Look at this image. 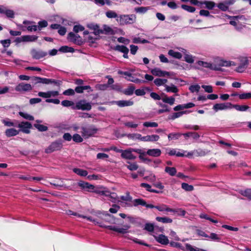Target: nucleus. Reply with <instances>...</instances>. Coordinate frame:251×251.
I'll use <instances>...</instances> for the list:
<instances>
[{
	"mask_svg": "<svg viewBox=\"0 0 251 251\" xmlns=\"http://www.w3.org/2000/svg\"><path fill=\"white\" fill-rule=\"evenodd\" d=\"M242 195L251 200V189L246 190L242 193Z\"/></svg>",
	"mask_w": 251,
	"mask_h": 251,
	"instance_id": "obj_64",
	"label": "nucleus"
},
{
	"mask_svg": "<svg viewBox=\"0 0 251 251\" xmlns=\"http://www.w3.org/2000/svg\"><path fill=\"white\" fill-rule=\"evenodd\" d=\"M126 78L127 79V80L128 81H131V82H134V83H143V82H145V80H141V79H139L138 78H135L132 75L131 76V77H130V78L126 77Z\"/></svg>",
	"mask_w": 251,
	"mask_h": 251,
	"instance_id": "obj_51",
	"label": "nucleus"
},
{
	"mask_svg": "<svg viewBox=\"0 0 251 251\" xmlns=\"http://www.w3.org/2000/svg\"><path fill=\"white\" fill-rule=\"evenodd\" d=\"M83 138L82 135L75 133L73 136V140L75 143H81L83 141Z\"/></svg>",
	"mask_w": 251,
	"mask_h": 251,
	"instance_id": "obj_38",
	"label": "nucleus"
},
{
	"mask_svg": "<svg viewBox=\"0 0 251 251\" xmlns=\"http://www.w3.org/2000/svg\"><path fill=\"white\" fill-rule=\"evenodd\" d=\"M31 55L33 58L35 59H39L46 56L47 55V53L42 50H33L31 51Z\"/></svg>",
	"mask_w": 251,
	"mask_h": 251,
	"instance_id": "obj_12",
	"label": "nucleus"
},
{
	"mask_svg": "<svg viewBox=\"0 0 251 251\" xmlns=\"http://www.w3.org/2000/svg\"><path fill=\"white\" fill-rule=\"evenodd\" d=\"M159 136L157 135H151L143 136L142 141L144 142H153L157 141L159 140Z\"/></svg>",
	"mask_w": 251,
	"mask_h": 251,
	"instance_id": "obj_19",
	"label": "nucleus"
},
{
	"mask_svg": "<svg viewBox=\"0 0 251 251\" xmlns=\"http://www.w3.org/2000/svg\"><path fill=\"white\" fill-rule=\"evenodd\" d=\"M161 151L159 149H149L146 152V154L152 157H158L161 155Z\"/></svg>",
	"mask_w": 251,
	"mask_h": 251,
	"instance_id": "obj_14",
	"label": "nucleus"
},
{
	"mask_svg": "<svg viewBox=\"0 0 251 251\" xmlns=\"http://www.w3.org/2000/svg\"><path fill=\"white\" fill-rule=\"evenodd\" d=\"M92 106L89 102H86L84 100H80L76 103L75 108L77 109H81L82 110H90Z\"/></svg>",
	"mask_w": 251,
	"mask_h": 251,
	"instance_id": "obj_8",
	"label": "nucleus"
},
{
	"mask_svg": "<svg viewBox=\"0 0 251 251\" xmlns=\"http://www.w3.org/2000/svg\"><path fill=\"white\" fill-rule=\"evenodd\" d=\"M234 108L236 110L239 111H245L249 108V106L247 105H240L238 104H232L231 103V108Z\"/></svg>",
	"mask_w": 251,
	"mask_h": 251,
	"instance_id": "obj_22",
	"label": "nucleus"
},
{
	"mask_svg": "<svg viewBox=\"0 0 251 251\" xmlns=\"http://www.w3.org/2000/svg\"><path fill=\"white\" fill-rule=\"evenodd\" d=\"M165 171L171 176H175L176 173V170L174 167H167L165 168Z\"/></svg>",
	"mask_w": 251,
	"mask_h": 251,
	"instance_id": "obj_36",
	"label": "nucleus"
},
{
	"mask_svg": "<svg viewBox=\"0 0 251 251\" xmlns=\"http://www.w3.org/2000/svg\"><path fill=\"white\" fill-rule=\"evenodd\" d=\"M218 7L219 9L224 11H226L228 8V7L224 1L219 3Z\"/></svg>",
	"mask_w": 251,
	"mask_h": 251,
	"instance_id": "obj_63",
	"label": "nucleus"
},
{
	"mask_svg": "<svg viewBox=\"0 0 251 251\" xmlns=\"http://www.w3.org/2000/svg\"><path fill=\"white\" fill-rule=\"evenodd\" d=\"M32 89V86L28 83L22 82L17 85L15 87V90L18 92H28Z\"/></svg>",
	"mask_w": 251,
	"mask_h": 251,
	"instance_id": "obj_6",
	"label": "nucleus"
},
{
	"mask_svg": "<svg viewBox=\"0 0 251 251\" xmlns=\"http://www.w3.org/2000/svg\"><path fill=\"white\" fill-rule=\"evenodd\" d=\"M68 39L77 45H81L82 43L81 39L77 34H75L73 32H70L68 34Z\"/></svg>",
	"mask_w": 251,
	"mask_h": 251,
	"instance_id": "obj_11",
	"label": "nucleus"
},
{
	"mask_svg": "<svg viewBox=\"0 0 251 251\" xmlns=\"http://www.w3.org/2000/svg\"><path fill=\"white\" fill-rule=\"evenodd\" d=\"M231 103L230 102L223 103H216L213 107V110L215 112L219 110H226L227 109H231Z\"/></svg>",
	"mask_w": 251,
	"mask_h": 251,
	"instance_id": "obj_10",
	"label": "nucleus"
},
{
	"mask_svg": "<svg viewBox=\"0 0 251 251\" xmlns=\"http://www.w3.org/2000/svg\"><path fill=\"white\" fill-rule=\"evenodd\" d=\"M62 147V144L60 141H55L52 143L50 146L46 149L45 152L50 153L56 151L60 150Z\"/></svg>",
	"mask_w": 251,
	"mask_h": 251,
	"instance_id": "obj_5",
	"label": "nucleus"
},
{
	"mask_svg": "<svg viewBox=\"0 0 251 251\" xmlns=\"http://www.w3.org/2000/svg\"><path fill=\"white\" fill-rule=\"evenodd\" d=\"M87 26L90 29L94 30L95 35H97L103 33L101 29H99V26L97 24H90L87 25Z\"/></svg>",
	"mask_w": 251,
	"mask_h": 251,
	"instance_id": "obj_17",
	"label": "nucleus"
},
{
	"mask_svg": "<svg viewBox=\"0 0 251 251\" xmlns=\"http://www.w3.org/2000/svg\"><path fill=\"white\" fill-rule=\"evenodd\" d=\"M165 90L167 92H173L176 93L178 91V89L174 84H172L171 86L165 85Z\"/></svg>",
	"mask_w": 251,
	"mask_h": 251,
	"instance_id": "obj_27",
	"label": "nucleus"
},
{
	"mask_svg": "<svg viewBox=\"0 0 251 251\" xmlns=\"http://www.w3.org/2000/svg\"><path fill=\"white\" fill-rule=\"evenodd\" d=\"M51 185L58 187L59 190H63L62 188H68V187L63 183V180L59 179L58 180H55L53 182L50 183Z\"/></svg>",
	"mask_w": 251,
	"mask_h": 251,
	"instance_id": "obj_15",
	"label": "nucleus"
},
{
	"mask_svg": "<svg viewBox=\"0 0 251 251\" xmlns=\"http://www.w3.org/2000/svg\"><path fill=\"white\" fill-rule=\"evenodd\" d=\"M48 26V22L45 20L39 21L38 22V28L40 30L43 27H45Z\"/></svg>",
	"mask_w": 251,
	"mask_h": 251,
	"instance_id": "obj_58",
	"label": "nucleus"
},
{
	"mask_svg": "<svg viewBox=\"0 0 251 251\" xmlns=\"http://www.w3.org/2000/svg\"><path fill=\"white\" fill-rule=\"evenodd\" d=\"M73 171L77 175L81 176H85L88 175V172L86 170L81 169L75 168L73 169Z\"/></svg>",
	"mask_w": 251,
	"mask_h": 251,
	"instance_id": "obj_28",
	"label": "nucleus"
},
{
	"mask_svg": "<svg viewBox=\"0 0 251 251\" xmlns=\"http://www.w3.org/2000/svg\"><path fill=\"white\" fill-rule=\"evenodd\" d=\"M162 101L165 102L171 105H172L174 104L175 99L172 97H168L167 96H165L163 98H162Z\"/></svg>",
	"mask_w": 251,
	"mask_h": 251,
	"instance_id": "obj_26",
	"label": "nucleus"
},
{
	"mask_svg": "<svg viewBox=\"0 0 251 251\" xmlns=\"http://www.w3.org/2000/svg\"><path fill=\"white\" fill-rule=\"evenodd\" d=\"M38 36L36 35H25L23 36V41L24 42H33L36 41Z\"/></svg>",
	"mask_w": 251,
	"mask_h": 251,
	"instance_id": "obj_25",
	"label": "nucleus"
},
{
	"mask_svg": "<svg viewBox=\"0 0 251 251\" xmlns=\"http://www.w3.org/2000/svg\"><path fill=\"white\" fill-rule=\"evenodd\" d=\"M155 208L161 212H171V211H173L172 208L168 207L167 205L164 204H161L160 205L155 206Z\"/></svg>",
	"mask_w": 251,
	"mask_h": 251,
	"instance_id": "obj_24",
	"label": "nucleus"
},
{
	"mask_svg": "<svg viewBox=\"0 0 251 251\" xmlns=\"http://www.w3.org/2000/svg\"><path fill=\"white\" fill-rule=\"evenodd\" d=\"M167 82V79L162 78H156L154 80V84L157 86H161L165 84Z\"/></svg>",
	"mask_w": 251,
	"mask_h": 251,
	"instance_id": "obj_48",
	"label": "nucleus"
},
{
	"mask_svg": "<svg viewBox=\"0 0 251 251\" xmlns=\"http://www.w3.org/2000/svg\"><path fill=\"white\" fill-rule=\"evenodd\" d=\"M200 86L198 84L191 85L189 87L190 91L194 93L195 92H198L200 90Z\"/></svg>",
	"mask_w": 251,
	"mask_h": 251,
	"instance_id": "obj_60",
	"label": "nucleus"
},
{
	"mask_svg": "<svg viewBox=\"0 0 251 251\" xmlns=\"http://www.w3.org/2000/svg\"><path fill=\"white\" fill-rule=\"evenodd\" d=\"M197 64L199 67H202L205 68L210 69L212 70L218 71L220 70V66L223 67H229L231 66H235V63L230 61H226L223 60H220L218 63L219 66L217 67L215 65H213L210 62H204L202 61H199L197 63Z\"/></svg>",
	"mask_w": 251,
	"mask_h": 251,
	"instance_id": "obj_1",
	"label": "nucleus"
},
{
	"mask_svg": "<svg viewBox=\"0 0 251 251\" xmlns=\"http://www.w3.org/2000/svg\"><path fill=\"white\" fill-rule=\"evenodd\" d=\"M4 14L7 18H13L15 16V12L13 10L6 8Z\"/></svg>",
	"mask_w": 251,
	"mask_h": 251,
	"instance_id": "obj_52",
	"label": "nucleus"
},
{
	"mask_svg": "<svg viewBox=\"0 0 251 251\" xmlns=\"http://www.w3.org/2000/svg\"><path fill=\"white\" fill-rule=\"evenodd\" d=\"M151 73L156 76H165L169 75L170 73L166 71H163L159 68H154L151 70Z\"/></svg>",
	"mask_w": 251,
	"mask_h": 251,
	"instance_id": "obj_13",
	"label": "nucleus"
},
{
	"mask_svg": "<svg viewBox=\"0 0 251 251\" xmlns=\"http://www.w3.org/2000/svg\"><path fill=\"white\" fill-rule=\"evenodd\" d=\"M59 50L62 52H73L74 49L73 48L69 47L66 46L61 47Z\"/></svg>",
	"mask_w": 251,
	"mask_h": 251,
	"instance_id": "obj_37",
	"label": "nucleus"
},
{
	"mask_svg": "<svg viewBox=\"0 0 251 251\" xmlns=\"http://www.w3.org/2000/svg\"><path fill=\"white\" fill-rule=\"evenodd\" d=\"M133 202H134V205L135 206H136L139 205H141L145 206L146 202L145 201H144L143 199H137L134 200Z\"/></svg>",
	"mask_w": 251,
	"mask_h": 251,
	"instance_id": "obj_46",
	"label": "nucleus"
},
{
	"mask_svg": "<svg viewBox=\"0 0 251 251\" xmlns=\"http://www.w3.org/2000/svg\"><path fill=\"white\" fill-rule=\"evenodd\" d=\"M19 113L21 116H22V117H23L24 118H25L26 120H28L29 121H33L34 119L33 116H32V115H30L27 113L22 112H20Z\"/></svg>",
	"mask_w": 251,
	"mask_h": 251,
	"instance_id": "obj_47",
	"label": "nucleus"
},
{
	"mask_svg": "<svg viewBox=\"0 0 251 251\" xmlns=\"http://www.w3.org/2000/svg\"><path fill=\"white\" fill-rule=\"evenodd\" d=\"M184 54L185 61L188 63H193L194 62V57L192 55L188 53L187 50L184 49L180 50Z\"/></svg>",
	"mask_w": 251,
	"mask_h": 251,
	"instance_id": "obj_20",
	"label": "nucleus"
},
{
	"mask_svg": "<svg viewBox=\"0 0 251 251\" xmlns=\"http://www.w3.org/2000/svg\"><path fill=\"white\" fill-rule=\"evenodd\" d=\"M80 129H81L80 133L82 136L85 139L93 136L98 131V129L93 125L81 126Z\"/></svg>",
	"mask_w": 251,
	"mask_h": 251,
	"instance_id": "obj_3",
	"label": "nucleus"
},
{
	"mask_svg": "<svg viewBox=\"0 0 251 251\" xmlns=\"http://www.w3.org/2000/svg\"><path fill=\"white\" fill-rule=\"evenodd\" d=\"M94 192L96 194L108 196L109 195V191L105 188H99L94 190Z\"/></svg>",
	"mask_w": 251,
	"mask_h": 251,
	"instance_id": "obj_23",
	"label": "nucleus"
},
{
	"mask_svg": "<svg viewBox=\"0 0 251 251\" xmlns=\"http://www.w3.org/2000/svg\"><path fill=\"white\" fill-rule=\"evenodd\" d=\"M186 111H181L173 113L171 118L172 120H175L176 118H179L182 116L184 114L186 113Z\"/></svg>",
	"mask_w": 251,
	"mask_h": 251,
	"instance_id": "obj_54",
	"label": "nucleus"
},
{
	"mask_svg": "<svg viewBox=\"0 0 251 251\" xmlns=\"http://www.w3.org/2000/svg\"><path fill=\"white\" fill-rule=\"evenodd\" d=\"M208 238L211 239L212 240H214V241H219L220 240V236L218 234H217L215 233H211L210 235H208Z\"/></svg>",
	"mask_w": 251,
	"mask_h": 251,
	"instance_id": "obj_59",
	"label": "nucleus"
},
{
	"mask_svg": "<svg viewBox=\"0 0 251 251\" xmlns=\"http://www.w3.org/2000/svg\"><path fill=\"white\" fill-rule=\"evenodd\" d=\"M78 185L83 188H87L89 189H93L94 188V185L84 181H80L78 182Z\"/></svg>",
	"mask_w": 251,
	"mask_h": 251,
	"instance_id": "obj_34",
	"label": "nucleus"
},
{
	"mask_svg": "<svg viewBox=\"0 0 251 251\" xmlns=\"http://www.w3.org/2000/svg\"><path fill=\"white\" fill-rule=\"evenodd\" d=\"M106 17L108 18H116L119 17L117 14L114 11L109 10L105 13Z\"/></svg>",
	"mask_w": 251,
	"mask_h": 251,
	"instance_id": "obj_42",
	"label": "nucleus"
},
{
	"mask_svg": "<svg viewBox=\"0 0 251 251\" xmlns=\"http://www.w3.org/2000/svg\"><path fill=\"white\" fill-rule=\"evenodd\" d=\"M194 153H195V155L197 156H202L206 155V152L204 150L199 149L198 150H194Z\"/></svg>",
	"mask_w": 251,
	"mask_h": 251,
	"instance_id": "obj_50",
	"label": "nucleus"
},
{
	"mask_svg": "<svg viewBox=\"0 0 251 251\" xmlns=\"http://www.w3.org/2000/svg\"><path fill=\"white\" fill-rule=\"evenodd\" d=\"M172 210L171 212L176 213L179 216H184L186 213V211L181 208L172 209Z\"/></svg>",
	"mask_w": 251,
	"mask_h": 251,
	"instance_id": "obj_49",
	"label": "nucleus"
},
{
	"mask_svg": "<svg viewBox=\"0 0 251 251\" xmlns=\"http://www.w3.org/2000/svg\"><path fill=\"white\" fill-rule=\"evenodd\" d=\"M168 154L170 155H176L178 157H183L184 156L185 154L184 153L180 152L176 149H172L168 152Z\"/></svg>",
	"mask_w": 251,
	"mask_h": 251,
	"instance_id": "obj_32",
	"label": "nucleus"
},
{
	"mask_svg": "<svg viewBox=\"0 0 251 251\" xmlns=\"http://www.w3.org/2000/svg\"><path fill=\"white\" fill-rule=\"evenodd\" d=\"M109 198V200L111 201L112 202H116V201H120L118 200L117 195L115 193H111L109 191V195L108 196Z\"/></svg>",
	"mask_w": 251,
	"mask_h": 251,
	"instance_id": "obj_35",
	"label": "nucleus"
},
{
	"mask_svg": "<svg viewBox=\"0 0 251 251\" xmlns=\"http://www.w3.org/2000/svg\"><path fill=\"white\" fill-rule=\"evenodd\" d=\"M33 80L35 81L36 83H41L43 84H48L49 79L46 78H42L37 76H34L32 78Z\"/></svg>",
	"mask_w": 251,
	"mask_h": 251,
	"instance_id": "obj_29",
	"label": "nucleus"
},
{
	"mask_svg": "<svg viewBox=\"0 0 251 251\" xmlns=\"http://www.w3.org/2000/svg\"><path fill=\"white\" fill-rule=\"evenodd\" d=\"M168 54L176 59H180L182 57V55L180 52L175 51L172 50H169Z\"/></svg>",
	"mask_w": 251,
	"mask_h": 251,
	"instance_id": "obj_33",
	"label": "nucleus"
},
{
	"mask_svg": "<svg viewBox=\"0 0 251 251\" xmlns=\"http://www.w3.org/2000/svg\"><path fill=\"white\" fill-rule=\"evenodd\" d=\"M130 226L128 225H125L123 227L118 228V233L125 234L127 232V230L129 228Z\"/></svg>",
	"mask_w": 251,
	"mask_h": 251,
	"instance_id": "obj_61",
	"label": "nucleus"
},
{
	"mask_svg": "<svg viewBox=\"0 0 251 251\" xmlns=\"http://www.w3.org/2000/svg\"><path fill=\"white\" fill-rule=\"evenodd\" d=\"M135 90V87L133 86H129L127 89L124 90V93L127 96H131L133 94Z\"/></svg>",
	"mask_w": 251,
	"mask_h": 251,
	"instance_id": "obj_44",
	"label": "nucleus"
},
{
	"mask_svg": "<svg viewBox=\"0 0 251 251\" xmlns=\"http://www.w3.org/2000/svg\"><path fill=\"white\" fill-rule=\"evenodd\" d=\"M181 187L183 189L185 190L186 191H192L194 190L193 186L191 185H189L186 183H182L181 184Z\"/></svg>",
	"mask_w": 251,
	"mask_h": 251,
	"instance_id": "obj_40",
	"label": "nucleus"
},
{
	"mask_svg": "<svg viewBox=\"0 0 251 251\" xmlns=\"http://www.w3.org/2000/svg\"><path fill=\"white\" fill-rule=\"evenodd\" d=\"M129 163V165H126V167L130 171H135L137 170L138 168V165L135 163H130L129 162H128Z\"/></svg>",
	"mask_w": 251,
	"mask_h": 251,
	"instance_id": "obj_55",
	"label": "nucleus"
},
{
	"mask_svg": "<svg viewBox=\"0 0 251 251\" xmlns=\"http://www.w3.org/2000/svg\"><path fill=\"white\" fill-rule=\"evenodd\" d=\"M183 136L187 137L192 136L194 139H198L200 137V135L198 133L189 132L185 133L182 134Z\"/></svg>",
	"mask_w": 251,
	"mask_h": 251,
	"instance_id": "obj_39",
	"label": "nucleus"
},
{
	"mask_svg": "<svg viewBox=\"0 0 251 251\" xmlns=\"http://www.w3.org/2000/svg\"><path fill=\"white\" fill-rule=\"evenodd\" d=\"M17 127L21 128L20 131L24 133L28 134L30 132L29 129L31 128L32 125L28 122H22L17 125Z\"/></svg>",
	"mask_w": 251,
	"mask_h": 251,
	"instance_id": "obj_7",
	"label": "nucleus"
},
{
	"mask_svg": "<svg viewBox=\"0 0 251 251\" xmlns=\"http://www.w3.org/2000/svg\"><path fill=\"white\" fill-rule=\"evenodd\" d=\"M155 239L158 243L162 245H166L169 243L168 237L163 234H160L159 236L155 237Z\"/></svg>",
	"mask_w": 251,
	"mask_h": 251,
	"instance_id": "obj_16",
	"label": "nucleus"
},
{
	"mask_svg": "<svg viewBox=\"0 0 251 251\" xmlns=\"http://www.w3.org/2000/svg\"><path fill=\"white\" fill-rule=\"evenodd\" d=\"M249 64V60L247 57H243L240 60V64L237 67L236 71L238 73L244 72Z\"/></svg>",
	"mask_w": 251,
	"mask_h": 251,
	"instance_id": "obj_9",
	"label": "nucleus"
},
{
	"mask_svg": "<svg viewBox=\"0 0 251 251\" xmlns=\"http://www.w3.org/2000/svg\"><path fill=\"white\" fill-rule=\"evenodd\" d=\"M186 249L189 251H206L203 249H200L196 247H193L192 246L189 244H186L185 245Z\"/></svg>",
	"mask_w": 251,
	"mask_h": 251,
	"instance_id": "obj_41",
	"label": "nucleus"
},
{
	"mask_svg": "<svg viewBox=\"0 0 251 251\" xmlns=\"http://www.w3.org/2000/svg\"><path fill=\"white\" fill-rule=\"evenodd\" d=\"M115 103L119 107H125L131 106L133 104V101L130 100H119L115 101Z\"/></svg>",
	"mask_w": 251,
	"mask_h": 251,
	"instance_id": "obj_21",
	"label": "nucleus"
},
{
	"mask_svg": "<svg viewBox=\"0 0 251 251\" xmlns=\"http://www.w3.org/2000/svg\"><path fill=\"white\" fill-rule=\"evenodd\" d=\"M20 130H17L13 128L7 129L5 131V135L8 137L15 136L19 134Z\"/></svg>",
	"mask_w": 251,
	"mask_h": 251,
	"instance_id": "obj_18",
	"label": "nucleus"
},
{
	"mask_svg": "<svg viewBox=\"0 0 251 251\" xmlns=\"http://www.w3.org/2000/svg\"><path fill=\"white\" fill-rule=\"evenodd\" d=\"M120 209V206L117 204H113L112 207L109 210V212L112 213H116Z\"/></svg>",
	"mask_w": 251,
	"mask_h": 251,
	"instance_id": "obj_62",
	"label": "nucleus"
},
{
	"mask_svg": "<svg viewBox=\"0 0 251 251\" xmlns=\"http://www.w3.org/2000/svg\"><path fill=\"white\" fill-rule=\"evenodd\" d=\"M34 126L37 128L39 131H46L48 129V127L43 125L35 124Z\"/></svg>",
	"mask_w": 251,
	"mask_h": 251,
	"instance_id": "obj_45",
	"label": "nucleus"
},
{
	"mask_svg": "<svg viewBox=\"0 0 251 251\" xmlns=\"http://www.w3.org/2000/svg\"><path fill=\"white\" fill-rule=\"evenodd\" d=\"M182 135V134L180 133H172L168 135V137L169 140L172 139H178Z\"/></svg>",
	"mask_w": 251,
	"mask_h": 251,
	"instance_id": "obj_43",
	"label": "nucleus"
},
{
	"mask_svg": "<svg viewBox=\"0 0 251 251\" xmlns=\"http://www.w3.org/2000/svg\"><path fill=\"white\" fill-rule=\"evenodd\" d=\"M239 98L241 100H246L251 98V93H243L239 95Z\"/></svg>",
	"mask_w": 251,
	"mask_h": 251,
	"instance_id": "obj_57",
	"label": "nucleus"
},
{
	"mask_svg": "<svg viewBox=\"0 0 251 251\" xmlns=\"http://www.w3.org/2000/svg\"><path fill=\"white\" fill-rule=\"evenodd\" d=\"M143 126L145 127H153L158 126V124L156 122H146L143 123Z\"/></svg>",
	"mask_w": 251,
	"mask_h": 251,
	"instance_id": "obj_53",
	"label": "nucleus"
},
{
	"mask_svg": "<svg viewBox=\"0 0 251 251\" xmlns=\"http://www.w3.org/2000/svg\"><path fill=\"white\" fill-rule=\"evenodd\" d=\"M132 152H136L141 154H142V151L140 149L129 148L125 150H122L121 156L125 159L134 160L136 158V156L132 154Z\"/></svg>",
	"mask_w": 251,
	"mask_h": 251,
	"instance_id": "obj_4",
	"label": "nucleus"
},
{
	"mask_svg": "<svg viewBox=\"0 0 251 251\" xmlns=\"http://www.w3.org/2000/svg\"><path fill=\"white\" fill-rule=\"evenodd\" d=\"M136 17L134 14L122 15L117 18V21L121 25L132 24L136 22Z\"/></svg>",
	"mask_w": 251,
	"mask_h": 251,
	"instance_id": "obj_2",
	"label": "nucleus"
},
{
	"mask_svg": "<svg viewBox=\"0 0 251 251\" xmlns=\"http://www.w3.org/2000/svg\"><path fill=\"white\" fill-rule=\"evenodd\" d=\"M181 7L182 9L190 12H194L196 10L195 7L185 4H182Z\"/></svg>",
	"mask_w": 251,
	"mask_h": 251,
	"instance_id": "obj_56",
	"label": "nucleus"
},
{
	"mask_svg": "<svg viewBox=\"0 0 251 251\" xmlns=\"http://www.w3.org/2000/svg\"><path fill=\"white\" fill-rule=\"evenodd\" d=\"M156 220L158 222H160L163 223H172L173 222V220L172 219L167 217H157L156 218Z\"/></svg>",
	"mask_w": 251,
	"mask_h": 251,
	"instance_id": "obj_31",
	"label": "nucleus"
},
{
	"mask_svg": "<svg viewBox=\"0 0 251 251\" xmlns=\"http://www.w3.org/2000/svg\"><path fill=\"white\" fill-rule=\"evenodd\" d=\"M113 49L115 50L123 52V53L126 51H129V49L126 46L123 45H117Z\"/></svg>",
	"mask_w": 251,
	"mask_h": 251,
	"instance_id": "obj_30",
	"label": "nucleus"
}]
</instances>
